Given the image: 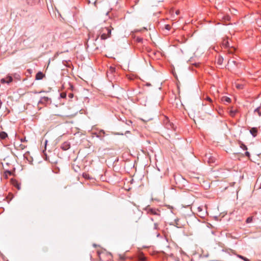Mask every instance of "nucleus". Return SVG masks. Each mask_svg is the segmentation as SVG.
Returning a JSON list of instances; mask_svg holds the SVG:
<instances>
[{"instance_id":"bb28decb","label":"nucleus","mask_w":261,"mask_h":261,"mask_svg":"<svg viewBox=\"0 0 261 261\" xmlns=\"http://www.w3.org/2000/svg\"><path fill=\"white\" fill-rule=\"evenodd\" d=\"M93 246H94V247H96V245H95V244H94V245H93Z\"/></svg>"},{"instance_id":"2eb2a0df","label":"nucleus","mask_w":261,"mask_h":261,"mask_svg":"<svg viewBox=\"0 0 261 261\" xmlns=\"http://www.w3.org/2000/svg\"><path fill=\"white\" fill-rule=\"evenodd\" d=\"M252 221V217H248L246 220V222L247 223H250Z\"/></svg>"},{"instance_id":"f3484780","label":"nucleus","mask_w":261,"mask_h":261,"mask_svg":"<svg viewBox=\"0 0 261 261\" xmlns=\"http://www.w3.org/2000/svg\"><path fill=\"white\" fill-rule=\"evenodd\" d=\"M236 87L237 89H242V85L240 84H236Z\"/></svg>"},{"instance_id":"412c9836","label":"nucleus","mask_w":261,"mask_h":261,"mask_svg":"<svg viewBox=\"0 0 261 261\" xmlns=\"http://www.w3.org/2000/svg\"><path fill=\"white\" fill-rule=\"evenodd\" d=\"M206 99L208 101H209L210 102H212V100L211 99V98L208 96L206 97Z\"/></svg>"},{"instance_id":"423d86ee","label":"nucleus","mask_w":261,"mask_h":261,"mask_svg":"<svg viewBox=\"0 0 261 261\" xmlns=\"http://www.w3.org/2000/svg\"><path fill=\"white\" fill-rule=\"evenodd\" d=\"M222 45L225 47H229V44L228 40V38L224 39L222 41Z\"/></svg>"},{"instance_id":"ddd939ff","label":"nucleus","mask_w":261,"mask_h":261,"mask_svg":"<svg viewBox=\"0 0 261 261\" xmlns=\"http://www.w3.org/2000/svg\"><path fill=\"white\" fill-rule=\"evenodd\" d=\"M238 256L239 258H241V259H243V260H245V261H249L248 259H247V258H246V257H244V256H242V255H238Z\"/></svg>"},{"instance_id":"f8f14e48","label":"nucleus","mask_w":261,"mask_h":261,"mask_svg":"<svg viewBox=\"0 0 261 261\" xmlns=\"http://www.w3.org/2000/svg\"><path fill=\"white\" fill-rule=\"evenodd\" d=\"M148 213L151 214H156V212L155 210L152 208H149L148 209Z\"/></svg>"},{"instance_id":"0eeeda50","label":"nucleus","mask_w":261,"mask_h":261,"mask_svg":"<svg viewBox=\"0 0 261 261\" xmlns=\"http://www.w3.org/2000/svg\"><path fill=\"white\" fill-rule=\"evenodd\" d=\"M223 61V59L221 57L219 56L217 60V64L219 65H221L222 64Z\"/></svg>"},{"instance_id":"6ab92c4d","label":"nucleus","mask_w":261,"mask_h":261,"mask_svg":"<svg viewBox=\"0 0 261 261\" xmlns=\"http://www.w3.org/2000/svg\"><path fill=\"white\" fill-rule=\"evenodd\" d=\"M49 99V98L47 97H44L42 98V101H47Z\"/></svg>"},{"instance_id":"4468645a","label":"nucleus","mask_w":261,"mask_h":261,"mask_svg":"<svg viewBox=\"0 0 261 261\" xmlns=\"http://www.w3.org/2000/svg\"><path fill=\"white\" fill-rule=\"evenodd\" d=\"M234 50L235 49L233 47H231L228 49V51L229 54H232Z\"/></svg>"},{"instance_id":"dca6fc26","label":"nucleus","mask_w":261,"mask_h":261,"mask_svg":"<svg viewBox=\"0 0 261 261\" xmlns=\"http://www.w3.org/2000/svg\"><path fill=\"white\" fill-rule=\"evenodd\" d=\"M240 146H241V147L242 148H243V149H244V150H247V148L246 146H245V145L244 144H241Z\"/></svg>"},{"instance_id":"5701e85b","label":"nucleus","mask_w":261,"mask_h":261,"mask_svg":"<svg viewBox=\"0 0 261 261\" xmlns=\"http://www.w3.org/2000/svg\"><path fill=\"white\" fill-rule=\"evenodd\" d=\"M176 14V15H178L179 14V10H177L175 12Z\"/></svg>"},{"instance_id":"9b49d317","label":"nucleus","mask_w":261,"mask_h":261,"mask_svg":"<svg viewBox=\"0 0 261 261\" xmlns=\"http://www.w3.org/2000/svg\"><path fill=\"white\" fill-rule=\"evenodd\" d=\"M254 112L257 113L258 115L259 116H260L261 115V107H258V108H256Z\"/></svg>"},{"instance_id":"a211bd4d","label":"nucleus","mask_w":261,"mask_h":261,"mask_svg":"<svg viewBox=\"0 0 261 261\" xmlns=\"http://www.w3.org/2000/svg\"><path fill=\"white\" fill-rule=\"evenodd\" d=\"M83 176L85 178H89V175L88 174H87V173H83Z\"/></svg>"},{"instance_id":"6e6552de","label":"nucleus","mask_w":261,"mask_h":261,"mask_svg":"<svg viewBox=\"0 0 261 261\" xmlns=\"http://www.w3.org/2000/svg\"><path fill=\"white\" fill-rule=\"evenodd\" d=\"M6 137H7V134L4 132H2L0 133V138L2 139H5Z\"/></svg>"},{"instance_id":"393cba45","label":"nucleus","mask_w":261,"mask_h":261,"mask_svg":"<svg viewBox=\"0 0 261 261\" xmlns=\"http://www.w3.org/2000/svg\"><path fill=\"white\" fill-rule=\"evenodd\" d=\"M245 154H246V155L247 156H249V155H250V154H249V153L248 152H246Z\"/></svg>"},{"instance_id":"39448f33","label":"nucleus","mask_w":261,"mask_h":261,"mask_svg":"<svg viewBox=\"0 0 261 261\" xmlns=\"http://www.w3.org/2000/svg\"><path fill=\"white\" fill-rule=\"evenodd\" d=\"M250 132L253 137H255L257 133V129L256 127H253L250 129Z\"/></svg>"},{"instance_id":"a878e982","label":"nucleus","mask_w":261,"mask_h":261,"mask_svg":"<svg viewBox=\"0 0 261 261\" xmlns=\"http://www.w3.org/2000/svg\"><path fill=\"white\" fill-rule=\"evenodd\" d=\"M154 228H155V229H156V228H157L156 224H154Z\"/></svg>"},{"instance_id":"7ed1b4c3","label":"nucleus","mask_w":261,"mask_h":261,"mask_svg":"<svg viewBox=\"0 0 261 261\" xmlns=\"http://www.w3.org/2000/svg\"><path fill=\"white\" fill-rule=\"evenodd\" d=\"M70 144L68 142H64L61 145V148L64 150H66L70 148Z\"/></svg>"},{"instance_id":"b1692460","label":"nucleus","mask_w":261,"mask_h":261,"mask_svg":"<svg viewBox=\"0 0 261 261\" xmlns=\"http://www.w3.org/2000/svg\"><path fill=\"white\" fill-rule=\"evenodd\" d=\"M65 95H66V94H64V93H62V94H61V96H62V97H64L65 96Z\"/></svg>"},{"instance_id":"aec40b11","label":"nucleus","mask_w":261,"mask_h":261,"mask_svg":"<svg viewBox=\"0 0 261 261\" xmlns=\"http://www.w3.org/2000/svg\"><path fill=\"white\" fill-rule=\"evenodd\" d=\"M165 29L167 30H169L170 29V26L169 25H165Z\"/></svg>"},{"instance_id":"4be33fe9","label":"nucleus","mask_w":261,"mask_h":261,"mask_svg":"<svg viewBox=\"0 0 261 261\" xmlns=\"http://www.w3.org/2000/svg\"><path fill=\"white\" fill-rule=\"evenodd\" d=\"M230 114L232 115V116H233L234 115V112H233V111H230Z\"/></svg>"},{"instance_id":"20e7f679","label":"nucleus","mask_w":261,"mask_h":261,"mask_svg":"<svg viewBox=\"0 0 261 261\" xmlns=\"http://www.w3.org/2000/svg\"><path fill=\"white\" fill-rule=\"evenodd\" d=\"M44 76V74L42 72H39L36 75V80H42Z\"/></svg>"},{"instance_id":"f257e3e1","label":"nucleus","mask_w":261,"mask_h":261,"mask_svg":"<svg viewBox=\"0 0 261 261\" xmlns=\"http://www.w3.org/2000/svg\"><path fill=\"white\" fill-rule=\"evenodd\" d=\"M113 29V28L111 25H110L109 27L101 28V29L99 31V34L98 36H100L102 40H105L108 38L110 37L111 31Z\"/></svg>"},{"instance_id":"f03ea898","label":"nucleus","mask_w":261,"mask_h":261,"mask_svg":"<svg viewBox=\"0 0 261 261\" xmlns=\"http://www.w3.org/2000/svg\"><path fill=\"white\" fill-rule=\"evenodd\" d=\"M12 81V77L11 76H7L5 79H2L1 80L2 83H9Z\"/></svg>"},{"instance_id":"1a4fd4ad","label":"nucleus","mask_w":261,"mask_h":261,"mask_svg":"<svg viewBox=\"0 0 261 261\" xmlns=\"http://www.w3.org/2000/svg\"><path fill=\"white\" fill-rule=\"evenodd\" d=\"M221 100H222V101L226 102H228V103H229L231 101V99H230V98L227 97H225V96L223 97L222 98Z\"/></svg>"},{"instance_id":"9d476101","label":"nucleus","mask_w":261,"mask_h":261,"mask_svg":"<svg viewBox=\"0 0 261 261\" xmlns=\"http://www.w3.org/2000/svg\"><path fill=\"white\" fill-rule=\"evenodd\" d=\"M139 260L140 261H145L146 260V257L143 256V254H140L138 256Z\"/></svg>"}]
</instances>
